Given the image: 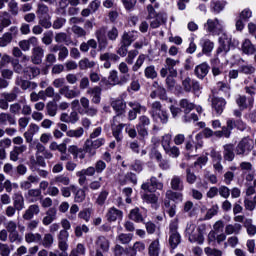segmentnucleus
<instances>
[{
	"label": "nucleus",
	"instance_id": "40",
	"mask_svg": "<svg viewBox=\"0 0 256 256\" xmlns=\"http://www.w3.org/2000/svg\"><path fill=\"white\" fill-rule=\"evenodd\" d=\"M225 5H227L225 1H212L210 6L211 12L218 15V13L225 9Z\"/></svg>",
	"mask_w": 256,
	"mask_h": 256
},
{
	"label": "nucleus",
	"instance_id": "62",
	"mask_svg": "<svg viewBox=\"0 0 256 256\" xmlns=\"http://www.w3.org/2000/svg\"><path fill=\"white\" fill-rule=\"evenodd\" d=\"M252 223V219H247L244 222V227H246L248 235H256V227Z\"/></svg>",
	"mask_w": 256,
	"mask_h": 256
},
{
	"label": "nucleus",
	"instance_id": "31",
	"mask_svg": "<svg viewBox=\"0 0 256 256\" xmlns=\"http://www.w3.org/2000/svg\"><path fill=\"white\" fill-rule=\"evenodd\" d=\"M164 213L173 218L177 214V205L169 200H164Z\"/></svg>",
	"mask_w": 256,
	"mask_h": 256
},
{
	"label": "nucleus",
	"instance_id": "13",
	"mask_svg": "<svg viewBox=\"0 0 256 256\" xmlns=\"http://www.w3.org/2000/svg\"><path fill=\"white\" fill-rule=\"evenodd\" d=\"M127 76H121L119 77V72L117 70H111L108 76L109 85H112L115 87V85L123 86L127 83Z\"/></svg>",
	"mask_w": 256,
	"mask_h": 256
},
{
	"label": "nucleus",
	"instance_id": "25",
	"mask_svg": "<svg viewBox=\"0 0 256 256\" xmlns=\"http://www.w3.org/2000/svg\"><path fill=\"white\" fill-rule=\"evenodd\" d=\"M96 249H100V251H103V253H108L109 252V241L105 238V236H99L96 239L95 242Z\"/></svg>",
	"mask_w": 256,
	"mask_h": 256
},
{
	"label": "nucleus",
	"instance_id": "39",
	"mask_svg": "<svg viewBox=\"0 0 256 256\" xmlns=\"http://www.w3.org/2000/svg\"><path fill=\"white\" fill-rule=\"evenodd\" d=\"M241 229H242V226L239 223H235L234 225L233 224H228L225 227V233L227 235H233V234L234 235H239V233H241Z\"/></svg>",
	"mask_w": 256,
	"mask_h": 256
},
{
	"label": "nucleus",
	"instance_id": "53",
	"mask_svg": "<svg viewBox=\"0 0 256 256\" xmlns=\"http://www.w3.org/2000/svg\"><path fill=\"white\" fill-rule=\"evenodd\" d=\"M119 72L121 73V77H128L127 83H129V80L131 79V74L129 73V66H127V63L121 62L118 66Z\"/></svg>",
	"mask_w": 256,
	"mask_h": 256
},
{
	"label": "nucleus",
	"instance_id": "7",
	"mask_svg": "<svg viewBox=\"0 0 256 256\" xmlns=\"http://www.w3.org/2000/svg\"><path fill=\"white\" fill-rule=\"evenodd\" d=\"M207 33H211V35H221L223 33V21L219 19H208L204 25Z\"/></svg>",
	"mask_w": 256,
	"mask_h": 256
},
{
	"label": "nucleus",
	"instance_id": "57",
	"mask_svg": "<svg viewBox=\"0 0 256 256\" xmlns=\"http://www.w3.org/2000/svg\"><path fill=\"white\" fill-rule=\"evenodd\" d=\"M236 104L238 105L240 111H244V109H247V107H249V104H247V96L238 95V97L236 98Z\"/></svg>",
	"mask_w": 256,
	"mask_h": 256
},
{
	"label": "nucleus",
	"instance_id": "3",
	"mask_svg": "<svg viewBox=\"0 0 256 256\" xmlns=\"http://www.w3.org/2000/svg\"><path fill=\"white\" fill-rule=\"evenodd\" d=\"M231 51V36L225 32L221 33L219 37V47L216 51V59H224L227 57V54Z\"/></svg>",
	"mask_w": 256,
	"mask_h": 256
},
{
	"label": "nucleus",
	"instance_id": "59",
	"mask_svg": "<svg viewBox=\"0 0 256 256\" xmlns=\"http://www.w3.org/2000/svg\"><path fill=\"white\" fill-rule=\"evenodd\" d=\"M47 115L50 117H55L57 115V103L55 102H48L46 105Z\"/></svg>",
	"mask_w": 256,
	"mask_h": 256
},
{
	"label": "nucleus",
	"instance_id": "20",
	"mask_svg": "<svg viewBox=\"0 0 256 256\" xmlns=\"http://www.w3.org/2000/svg\"><path fill=\"white\" fill-rule=\"evenodd\" d=\"M209 73V64L206 62L197 65L194 70V74L198 79H205Z\"/></svg>",
	"mask_w": 256,
	"mask_h": 256
},
{
	"label": "nucleus",
	"instance_id": "33",
	"mask_svg": "<svg viewBox=\"0 0 256 256\" xmlns=\"http://www.w3.org/2000/svg\"><path fill=\"white\" fill-rule=\"evenodd\" d=\"M7 122L9 125H17L15 116L11 115L10 113H0V125H7Z\"/></svg>",
	"mask_w": 256,
	"mask_h": 256
},
{
	"label": "nucleus",
	"instance_id": "5",
	"mask_svg": "<svg viewBox=\"0 0 256 256\" xmlns=\"http://www.w3.org/2000/svg\"><path fill=\"white\" fill-rule=\"evenodd\" d=\"M179 106L181 107V109H183L185 113L184 123H190V121H199V116H197V114L192 113L191 115H189L191 111L195 109V104L190 102L188 99H182L179 102Z\"/></svg>",
	"mask_w": 256,
	"mask_h": 256
},
{
	"label": "nucleus",
	"instance_id": "44",
	"mask_svg": "<svg viewBox=\"0 0 256 256\" xmlns=\"http://www.w3.org/2000/svg\"><path fill=\"white\" fill-rule=\"evenodd\" d=\"M168 243L171 249H177L181 243V234H170Z\"/></svg>",
	"mask_w": 256,
	"mask_h": 256
},
{
	"label": "nucleus",
	"instance_id": "64",
	"mask_svg": "<svg viewBox=\"0 0 256 256\" xmlns=\"http://www.w3.org/2000/svg\"><path fill=\"white\" fill-rule=\"evenodd\" d=\"M71 29L74 35H77V37H85L87 35V30L80 26L73 25Z\"/></svg>",
	"mask_w": 256,
	"mask_h": 256
},
{
	"label": "nucleus",
	"instance_id": "27",
	"mask_svg": "<svg viewBox=\"0 0 256 256\" xmlns=\"http://www.w3.org/2000/svg\"><path fill=\"white\" fill-rule=\"evenodd\" d=\"M242 52L245 55H254L256 53V45L251 42L249 39H245L242 43Z\"/></svg>",
	"mask_w": 256,
	"mask_h": 256
},
{
	"label": "nucleus",
	"instance_id": "18",
	"mask_svg": "<svg viewBox=\"0 0 256 256\" xmlns=\"http://www.w3.org/2000/svg\"><path fill=\"white\" fill-rule=\"evenodd\" d=\"M101 92L102 89L99 86H95L87 90V94L91 97V103H94L95 105H99V103H101Z\"/></svg>",
	"mask_w": 256,
	"mask_h": 256
},
{
	"label": "nucleus",
	"instance_id": "6",
	"mask_svg": "<svg viewBox=\"0 0 256 256\" xmlns=\"http://www.w3.org/2000/svg\"><path fill=\"white\" fill-rule=\"evenodd\" d=\"M104 143L105 138H97L95 140L86 139L84 143V151L85 153H88L90 157H93L97 154V149H99V147H103Z\"/></svg>",
	"mask_w": 256,
	"mask_h": 256
},
{
	"label": "nucleus",
	"instance_id": "61",
	"mask_svg": "<svg viewBox=\"0 0 256 256\" xmlns=\"http://www.w3.org/2000/svg\"><path fill=\"white\" fill-rule=\"evenodd\" d=\"M122 5L126 11H134L135 5H137V0H121Z\"/></svg>",
	"mask_w": 256,
	"mask_h": 256
},
{
	"label": "nucleus",
	"instance_id": "45",
	"mask_svg": "<svg viewBox=\"0 0 256 256\" xmlns=\"http://www.w3.org/2000/svg\"><path fill=\"white\" fill-rule=\"evenodd\" d=\"M120 59L119 55L111 52H106L100 55V61H112L113 63H117Z\"/></svg>",
	"mask_w": 256,
	"mask_h": 256
},
{
	"label": "nucleus",
	"instance_id": "30",
	"mask_svg": "<svg viewBox=\"0 0 256 256\" xmlns=\"http://www.w3.org/2000/svg\"><path fill=\"white\" fill-rule=\"evenodd\" d=\"M165 201H173L174 203H179L183 201V193L175 192L173 190L166 191Z\"/></svg>",
	"mask_w": 256,
	"mask_h": 256
},
{
	"label": "nucleus",
	"instance_id": "29",
	"mask_svg": "<svg viewBox=\"0 0 256 256\" xmlns=\"http://www.w3.org/2000/svg\"><path fill=\"white\" fill-rule=\"evenodd\" d=\"M71 191L74 193V201L75 203H83L85 201V190L79 188L77 189V186L71 185Z\"/></svg>",
	"mask_w": 256,
	"mask_h": 256
},
{
	"label": "nucleus",
	"instance_id": "36",
	"mask_svg": "<svg viewBox=\"0 0 256 256\" xmlns=\"http://www.w3.org/2000/svg\"><path fill=\"white\" fill-rule=\"evenodd\" d=\"M108 221H115L117 219H121L123 217V212L115 207L110 208L108 213L106 214Z\"/></svg>",
	"mask_w": 256,
	"mask_h": 256
},
{
	"label": "nucleus",
	"instance_id": "46",
	"mask_svg": "<svg viewBox=\"0 0 256 256\" xmlns=\"http://www.w3.org/2000/svg\"><path fill=\"white\" fill-rule=\"evenodd\" d=\"M55 41L56 43H65V45H71V43H73V41H71V38H69V36H67V33L65 32H60L56 34Z\"/></svg>",
	"mask_w": 256,
	"mask_h": 256
},
{
	"label": "nucleus",
	"instance_id": "55",
	"mask_svg": "<svg viewBox=\"0 0 256 256\" xmlns=\"http://www.w3.org/2000/svg\"><path fill=\"white\" fill-rule=\"evenodd\" d=\"M13 41V35L11 32H6L0 37V47H7Z\"/></svg>",
	"mask_w": 256,
	"mask_h": 256
},
{
	"label": "nucleus",
	"instance_id": "49",
	"mask_svg": "<svg viewBox=\"0 0 256 256\" xmlns=\"http://www.w3.org/2000/svg\"><path fill=\"white\" fill-rule=\"evenodd\" d=\"M127 181H130L133 185H137V175L133 172L126 173L124 179L120 181V185H127Z\"/></svg>",
	"mask_w": 256,
	"mask_h": 256
},
{
	"label": "nucleus",
	"instance_id": "26",
	"mask_svg": "<svg viewBox=\"0 0 256 256\" xmlns=\"http://www.w3.org/2000/svg\"><path fill=\"white\" fill-rule=\"evenodd\" d=\"M172 191H183L185 189V186L183 184V179H181V176H173L170 182Z\"/></svg>",
	"mask_w": 256,
	"mask_h": 256
},
{
	"label": "nucleus",
	"instance_id": "10",
	"mask_svg": "<svg viewBox=\"0 0 256 256\" xmlns=\"http://www.w3.org/2000/svg\"><path fill=\"white\" fill-rule=\"evenodd\" d=\"M211 106L212 111L216 115H223V111H225V107H227V100L221 97L213 96L211 98Z\"/></svg>",
	"mask_w": 256,
	"mask_h": 256
},
{
	"label": "nucleus",
	"instance_id": "16",
	"mask_svg": "<svg viewBox=\"0 0 256 256\" xmlns=\"http://www.w3.org/2000/svg\"><path fill=\"white\" fill-rule=\"evenodd\" d=\"M43 57H45V50L43 48L36 46L32 49L31 61L34 65H41Z\"/></svg>",
	"mask_w": 256,
	"mask_h": 256
},
{
	"label": "nucleus",
	"instance_id": "11",
	"mask_svg": "<svg viewBox=\"0 0 256 256\" xmlns=\"http://www.w3.org/2000/svg\"><path fill=\"white\" fill-rule=\"evenodd\" d=\"M111 107L116 111L117 115L113 117L114 121L117 119H123V115H125V109H127V103L123 99H116L112 101Z\"/></svg>",
	"mask_w": 256,
	"mask_h": 256
},
{
	"label": "nucleus",
	"instance_id": "28",
	"mask_svg": "<svg viewBox=\"0 0 256 256\" xmlns=\"http://www.w3.org/2000/svg\"><path fill=\"white\" fill-rule=\"evenodd\" d=\"M200 44L204 55H211L213 49H215V43L209 39L201 40Z\"/></svg>",
	"mask_w": 256,
	"mask_h": 256
},
{
	"label": "nucleus",
	"instance_id": "1",
	"mask_svg": "<svg viewBox=\"0 0 256 256\" xmlns=\"http://www.w3.org/2000/svg\"><path fill=\"white\" fill-rule=\"evenodd\" d=\"M157 187H159V182H157V178L152 177L150 182H145L141 185V189L144 193L141 195V198L146 203H150L152 205V209H159V193H155L157 191Z\"/></svg>",
	"mask_w": 256,
	"mask_h": 256
},
{
	"label": "nucleus",
	"instance_id": "38",
	"mask_svg": "<svg viewBox=\"0 0 256 256\" xmlns=\"http://www.w3.org/2000/svg\"><path fill=\"white\" fill-rule=\"evenodd\" d=\"M161 251L159 239H156L151 242V244L148 247V255L149 256H159V253Z\"/></svg>",
	"mask_w": 256,
	"mask_h": 256
},
{
	"label": "nucleus",
	"instance_id": "21",
	"mask_svg": "<svg viewBox=\"0 0 256 256\" xmlns=\"http://www.w3.org/2000/svg\"><path fill=\"white\" fill-rule=\"evenodd\" d=\"M20 93L21 89L15 86L11 92L2 93L1 97L5 98L8 103H13V101H17V98L19 97Z\"/></svg>",
	"mask_w": 256,
	"mask_h": 256
},
{
	"label": "nucleus",
	"instance_id": "19",
	"mask_svg": "<svg viewBox=\"0 0 256 256\" xmlns=\"http://www.w3.org/2000/svg\"><path fill=\"white\" fill-rule=\"evenodd\" d=\"M40 211L41 210L39 209V205L32 204L28 207L22 217L25 221H31L35 215H39Z\"/></svg>",
	"mask_w": 256,
	"mask_h": 256
},
{
	"label": "nucleus",
	"instance_id": "15",
	"mask_svg": "<svg viewBox=\"0 0 256 256\" xmlns=\"http://www.w3.org/2000/svg\"><path fill=\"white\" fill-rule=\"evenodd\" d=\"M235 155H237V153L235 152V145L230 143V144H225L223 146L224 161H227L228 163L235 161Z\"/></svg>",
	"mask_w": 256,
	"mask_h": 256
},
{
	"label": "nucleus",
	"instance_id": "8",
	"mask_svg": "<svg viewBox=\"0 0 256 256\" xmlns=\"http://www.w3.org/2000/svg\"><path fill=\"white\" fill-rule=\"evenodd\" d=\"M178 63L179 61L177 60L166 58L164 68L161 69V77H167L168 74L172 77H177V69H175V65Z\"/></svg>",
	"mask_w": 256,
	"mask_h": 256
},
{
	"label": "nucleus",
	"instance_id": "32",
	"mask_svg": "<svg viewBox=\"0 0 256 256\" xmlns=\"http://www.w3.org/2000/svg\"><path fill=\"white\" fill-rule=\"evenodd\" d=\"M24 73V77H26V79H35V77H38V75L41 74V70L37 67H31L28 66L26 68H24L23 70Z\"/></svg>",
	"mask_w": 256,
	"mask_h": 256
},
{
	"label": "nucleus",
	"instance_id": "60",
	"mask_svg": "<svg viewBox=\"0 0 256 256\" xmlns=\"http://www.w3.org/2000/svg\"><path fill=\"white\" fill-rule=\"evenodd\" d=\"M38 23L43 29H51L53 23H51V16L44 18H38Z\"/></svg>",
	"mask_w": 256,
	"mask_h": 256
},
{
	"label": "nucleus",
	"instance_id": "54",
	"mask_svg": "<svg viewBox=\"0 0 256 256\" xmlns=\"http://www.w3.org/2000/svg\"><path fill=\"white\" fill-rule=\"evenodd\" d=\"M129 217L132 221H135L136 223H143V215L139 211V208L132 209Z\"/></svg>",
	"mask_w": 256,
	"mask_h": 256
},
{
	"label": "nucleus",
	"instance_id": "34",
	"mask_svg": "<svg viewBox=\"0 0 256 256\" xmlns=\"http://www.w3.org/2000/svg\"><path fill=\"white\" fill-rule=\"evenodd\" d=\"M53 243H55V238L53 237V234L46 233L44 234V237L41 236L40 245H42V247H45V249H51V247H53Z\"/></svg>",
	"mask_w": 256,
	"mask_h": 256
},
{
	"label": "nucleus",
	"instance_id": "9",
	"mask_svg": "<svg viewBox=\"0 0 256 256\" xmlns=\"http://www.w3.org/2000/svg\"><path fill=\"white\" fill-rule=\"evenodd\" d=\"M122 120L123 119L115 120V118H113L111 123L112 134L117 143L123 141V128L125 127V124L121 123Z\"/></svg>",
	"mask_w": 256,
	"mask_h": 256
},
{
	"label": "nucleus",
	"instance_id": "63",
	"mask_svg": "<svg viewBox=\"0 0 256 256\" xmlns=\"http://www.w3.org/2000/svg\"><path fill=\"white\" fill-rule=\"evenodd\" d=\"M89 231V227L85 224L78 225L74 229V233L76 237H83V233H87Z\"/></svg>",
	"mask_w": 256,
	"mask_h": 256
},
{
	"label": "nucleus",
	"instance_id": "47",
	"mask_svg": "<svg viewBox=\"0 0 256 256\" xmlns=\"http://www.w3.org/2000/svg\"><path fill=\"white\" fill-rule=\"evenodd\" d=\"M26 243H39L41 244V234L39 233H27L25 234Z\"/></svg>",
	"mask_w": 256,
	"mask_h": 256
},
{
	"label": "nucleus",
	"instance_id": "51",
	"mask_svg": "<svg viewBox=\"0 0 256 256\" xmlns=\"http://www.w3.org/2000/svg\"><path fill=\"white\" fill-rule=\"evenodd\" d=\"M78 67L81 71H85V69H93V67H95V61H89L88 58H84L79 61Z\"/></svg>",
	"mask_w": 256,
	"mask_h": 256
},
{
	"label": "nucleus",
	"instance_id": "35",
	"mask_svg": "<svg viewBox=\"0 0 256 256\" xmlns=\"http://www.w3.org/2000/svg\"><path fill=\"white\" fill-rule=\"evenodd\" d=\"M60 95H64L66 99H75V97H79V91L69 89V86H63L59 90Z\"/></svg>",
	"mask_w": 256,
	"mask_h": 256
},
{
	"label": "nucleus",
	"instance_id": "50",
	"mask_svg": "<svg viewBox=\"0 0 256 256\" xmlns=\"http://www.w3.org/2000/svg\"><path fill=\"white\" fill-rule=\"evenodd\" d=\"M244 90H245V93H247L248 95H250V97L248 98V105L250 106V107H253V103H254V101H255V95H256V88H255V86H246L245 88H244Z\"/></svg>",
	"mask_w": 256,
	"mask_h": 256
},
{
	"label": "nucleus",
	"instance_id": "56",
	"mask_svg": "<svg viewBox=\"0 0 256 256\" xmlns=\"http://www.w3.org/2000/svg\"><path fill=\"white\" fill-rule=\"evenodd\" d=\"M164 151H165L166 155H169V157H173L175 159L177 157H179V155H181V152L179 151V147H177V146H173V147L168 146V148L166 146Z\"/></svg>",
	"mask_w": 256,
	"mask_h": 256
},
{
	"label": "nucleus",
	"instance_id": "58",
	"mask_svg": "<svg viewBox=\"0 0 256 256\" xmlns=\"http://www.w3.org/2000/svg\"><path fill=\"white\" fill-rule=\"evenodd\" d=\"M218 90L224 93L226 97H231V87L224 82L217 83Z\"/></svg>",
	"mask_w": 256,
	"mask_h": 256
},
{
	"label": "nucleus",
	"instance_id": "41",
	"mask_svg": "<svg viewBox=\"0 0 256 256\" xmlns=\"http://www.w3.org/2000/svg\"><path fill=\"white\" fill-rule=\"evenodd\" d=\"M144 249H145V243L135 242L133 247L129 248V255L137 256V253H143Z\"/></svg>",
	"mask_w": 256,
	"mask_h": 256
},
{
	"label": "nucleus",
	"instance_id": "22",
	"mask_svg": "<svg viewBox=\"0 0 256 256\" xmlns=\"http://www.w3.org/2000/svg\"><path fill=\"white\" fill-rule=\"evenodd\" d=\"M12 199L16 211H23L25 209V198H23V194L17 192L13 195Z\"/></svg>",
	"mask_w": 256,
	"mask_h": 256
},
{
	"label": "nucleus",
	"instance_id": "24",
	"mask_svg": "<svg viewBox=\"0 0 256 256\" xmlns=\"http://www.w3.org/2000/svg\"><path fill=\"white\" fill-rule=\"evenodd\" d=\"M68 153L73 155L74 159H85V146L83 148H79L76 145L69 146Z\"/></svg>",
	"mask_w": 256,
	"mask_h": 256
},
{
	"label": "nucleus",
	"instance_id": "37",
	"mask_svg": "<svg viewBox=\"0 0 256 256\" xmlns=\"http://www.w3.org/2000/svg\"><path fill=\"white\" fill-rule=\"evenodd\" d=\"M151 115L154 121L161 119V102L155 101L151 105Z\"/></svg>",
	"mask_w": 256,
	"mask_h": 256
},
{
	"label": "nucleus",
	"instance_id": "23",
	"mask_svg": "<svg viewBox=\"0 0 256 256\" xmlns=\"http://www.w3.org/2000/svg\"><path fill=\"white\" fill-rule=\"evenodd\" d=\"M27 151V145L14 146L10 152V161H19V156Z\"/></svg>",
	"mask_w": 256,
	"mask_h": 256
},
{
	"label": "nucleus",
	"instance_id": "52",
	"mask_svg": "<svg viewBox=\"0 0 256 256\" xmlns=\"http://www.w3.org/2000/svg\"><path fill=\"white\" fill-rule=\"evenodd\" d=\"M85 134V129L83 127H78L75 130H68L66 132L67 137H75V139H79L83 137Z\"/></svg>",
	"mask_w": 256,
	"mask_h": 256
},
{
	"label": "nucleus",
	"instance_id": "43",
	"mask_svg": "<svg viewBox=\"0 0 256 256\" xmlns=\"http://www.w3.org/2000/svg\"><path fill=\"white\" fill-rule=\"evenodd\" d=\"M133 41H135V36L133 35V32H124L121 39V45L131 47V43H133Z\"/></svg>",
	"mask_w": 256,
	"mask_h": 256
},
{
	"label": "nucleus",
	"instance_id": "17",
	"mask_svg": "<svg viewBox=\"0 0 256 256\" xmlns=\"http://www.w3.org/2000/svg\"><path fill=\"white\" fill-rule=\"evenodd\" d=\"M69 240V232L67 230H60L58 234V247L60 251H67L69 245L67 241Z\"/></svg>",
	"mask_w": 256,
	"mask_h": 256
},
{
	"label": "nucleus",
	"instance_id": "48",
	"mask_svg": "<svg viewBox=\"0 0 256 256\" xmlns=\"http://www.w3.org/2000/svg\"><path fill=\"white\" fill-rule=\"evenodd\" d=\"M26 199H31L32 203H35L39 197H41V189H30L25 195Z\"/></svg>",
	"mask_w": 256,
	"mask_h": 256
},
{
	"label": "nucleus",
	"instance_id": "12",
	"mask_svg": "<svg viewBox=\"0 0 256 256\" xmlns=\"http://www.w3.org/2000/svg\"><path fill=\"white\" fill-rule=\"evenodd\" d=\"M96 39L98 41V47L100 51H104L107 49V45H109V41L107 40V27L103 26L96 30L95 32Z\"/></svg>",
	"mask_w": 256,
	"mask_h": 256
},
{
	"label": "nucleus",
	"instance_id": "42",
	"mask_svg": "<svg viewBox=\"0 0 256 256\" xmlns=\"http://www.w3.org/2000/svg\"><path fill=\"white\" fill-rule=\"evenodd\" d=\"M36 15L38 19H41L44 17H51V15L49 14V7L45 4H38Z\"/></svg>",
	"mask_w": 256,
	"mask_h": 256
},
{
	"label": "nucleus",
	"instance_id": "2",
	"mask_svg": "<svg viewBox=\"0 0 256 256\" xmlns=\"http://www.w3.org/2000/svg\"><path fill=\"white\" fill-rule=\"evenodd\" d=\"M205 231V224L200 226H195V224L190 223L187 224L185 235L188 237V241L190 243H197L198 245H203L205 243V236H203V232Z\"/></svg>",
	"mask_w": 256,
	"mask_h": 256
},
{
	"label": "nucleus",
	"instance_id": "4",
	"mask_svg": "<svg viewBox=\"0 0 256 256\" xmlns=\"http://www.w3.org/2000/svg\"><path fill=\"white\" fill-rule=\"evenodd\" d=\"M255 148V142L250 137L242 138L235 147V153L239 157H247Z\"/></svg>",
	"mask_w": 256,
	"mask_h": 256
},
{
	"label": "nucleus",
	"instance_id": "14",
	"mask_svg": "<svg viewBox=\"0 0 256 256\" xmlns=\"http://www.w3.org/2000/svg\"><path fill=\"white\" fill-rule=\"evenodd\" d=\"M161 145V139L157 137H152V149L150 151V159L154 161H161V153L159 152V147Z\"/></svg>",
	"mask_w": 256,
	"mask_h": 256
}]
</instances>
